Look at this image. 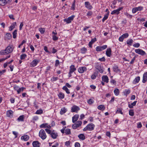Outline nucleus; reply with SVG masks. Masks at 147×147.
<instances>
[{"label": "nucleus", "instance_id": "nucleus-34", "mask_svg": "<svg viewBox=\"0 0 147 147\" xmlns=\"http://www.w3.org/2000/svg\"><path fill=\"white\" fill-rule=\"evenodd\" d=\"M58 96L59 98L61 99H63L64 98L65 95L63 93L60 92L58 94Z\"/></svg>", "mask_w": 147, "mask_h": 147}, {"label": "nucleus", "instance_id": "nucleus-55", "mask_svg": "<svg viewBox=\"0 0 147 147\" xmlns=\"http://www.w3.org/2000/svg\"><path fill=\"white\" fill-rule=\"evenodd\" d=\"M133 46L135 47L138 48L140 46V44L139 43H136L134 44L133 45Z\"/></svg>", "mask_w": 147, "mask_h": 147}, {"label": "nucleus", "instance_id": "nucleus-43", "mask_svg": "<svg viewBox=\"0 0 147 147\" xmlns=\"http://www.w3.org/2000/svg\"><path fill=\"white\" fill-rule=\"evenodd\" d=\"M75 0H74V1H73L72 3V4L71 7V9L73 10H74L75 9Z\"/></svg>", "mask_w": 147, "mask_h": 147}, {"label": "nucleus", "instance_id": "nucleus-41", "mask_svg": "<svg viewBox=\"0 0 147 147\" xmlns=\"http://www.w3.org/2000/svg\"><path fill=\"white\" fill-rule=\"evenodd\" d=\"M39 30L41 34H44L45 31V29L44 28H39Z\"/></svg>", "mask_w": 147, "mask_h": 147}, {"label": "nucleus", "instance_id": "nucleus-63", "mask_svg": "<svg viewBox=\"0 0 147 147\" xmlns=\"http://www.w3.org/2000/svg\"><path fill=\"white\" fill-rule=\"evenodd\" d=\"M75 147H80V144L78 142H76L75 144Z\"/></svg>", "mask_w": 147, "mask_h": 147}, {"label": "nucleus", "instance_id": "nucleus-23", "mask_svg": "<svg viewBox=\"0 0 147 147\" xmlns=\"http://www.w3.org/2000/svg\"><path fill=\"white\" fill-rule=\"evenodd\" d=\"M102 81L107 83L109 82V78L108 76L106 75L103 76L102 77Z\"/></svg>", "mask_w": 147, "mask_h": 147}, {"label": "nucleus", "instance_id": "nucleus-10", "mask_svg": "<svg viewBox=\"0 0 147 147\" xmlns=\"http://www.w3.org/2000/svg\"><path fill=\"white\" fill-rule=\"evenodd\" d=\"M95 67L98 70L100 73H102L103 72V70L102 67H101L100 64L97 63L96 64Z\"/></svg>", "mask_w": 147, "mask_h": 147}, {"label": "nucleus", "instance_id": "nucleus-31", "mask_svg": "<svg viewBox=\"0 0 147 147\" xmlns=\"http://www.w3.org/2000/svg\"><path fill=\"white\" fill-rule=\"evenodd\" d=\"M133 40L131 39H128L127 41V44L129 46H131L133 42Z\"/></svg>", "mask_w": 147, "mask_h": 147}, {"label": "nucleus", "instance_id": "nucleus-50", "mask_svg": "<svg viewBox=\"0 0 147 147\" xmlns=\"http://www.w3.org/2000/svg\"><path fill=\"white\" fill-rule=\"evenodd\" d=\"M129 115L131 116H133L134 115V111L133 110H130L129 112Z\"/></svg>", "mask_w": 147, "mask_h": 147}, {"label": "nucleus", "instance_id": "nucleus-1", "mask_svg": "<svg viewBox=\"0 0 147 147\" xmlns=\"http://www.w3.org/2000/svg\"><path fill=\"white\" fill-rule=\"evenodd\" d=\"M13 49V47L12 45L7 47L5 50H2L0 52V55H7L11 53Z\"/></svg>", "mask_w": 147, "mask_h": 147}, {"label": "nucleus", "instance_id": "nucleus-21", "mask_svg": "<svg viewBox=\"0 0 147 147\" xmlns=\"http://www.w3.org/2000/svg\"><path fill=\"white\" fill-rule=\"evenodd\" d=\"M96 41V38L92 39L91 41H90L88 44V46L89 47H92V44Z\"/></svg>", "mask_w": 147, "mask_h": 147}, {"label": "nucleus", "instance_id": "nucleus-61", "mask_svg": "<svg viewBox=\"0 0 147 147\" xmlns=\"http://www.w3.org/2000/svg\"><path fill=\"white\" fill-rule=\"evenodd\" d=\"M135 58H136L135 57H133V58L131 60V61L130 62V64H132L134 63V61L135 60Z\"/></svg>", "mask_w": 147, "mask_h": 147}, {"label": "nucleus", "instance_id": "nucleus-28", "mask_svg": "<svg viewBox=\"0 0 147 147\" xmlns=\"http://www.w3.org/2000/svg\"><path fill=\"white\" fill-rule=\"evenodd\" d=\"M24 116L22 115L20 116L18 118L17 120L18 121H24Z\"/></svg>", "mask_w": 147, "mask_h": 147}, {"label": "nucleus", "instance_id": "nucleus-53", "mask_svg": "<svg viewBox=\"0 0 147 147\" xmlns=\"http://www.w3.org/2000/svg\"><path fill=\"white\" fill-rule=\"evenodd\" d=\"M46 131L49 134H50L51 135V131L48 129H45Z\"/></svg>", "mask_w": 147, "mask_h": 147}, {"label": "nucleus", "instance_id": "nucleus-37", "mask_svg": "<svg viewBox=\"0 0 147 147\" xmlns=\"http://www.w3.org/2000/svg\"><path fill=\"white\" fill-rule=\"evenodd\" d=\"M109 15V12H108L105 15L103 18L102 21L103 22H104L108 18Z\"/></svg>", "mask_w": 147, "mask_h": 147}, {"label": "nucleus", "instance_id": "nucleus-62", "mask_svg": "<svg viewBox=\"0 0 147 147\" xmlns=\"http://www.w3.org/2000/svg\"><path fill=\"white\" fill-rule=\"evenodd\" d=\"M24 24H23V22H21L20 24V28L19 30H21L22 29V28Z\"/></svg>", "mask_w": 147, "mask_h": 147}, {"label": "nucleus", "instance_id": "nucleus-11", "mask_svg": "<svg viewBox=\"0 0 147 147\" xmlns=\"http://www.w3.org/2000/svg\"><path fill=\"white\" fill-rule=\"evenodd\" d=\"M80 109L79 107L77 106L74 105L71 108V111L72 112H78Z\"/></svg>", "mask_w": 147, "mask_h": 147}, {"label": "nucleus", "instance_id": "nucleus-25", "mask_svg": "<svg viewBox=\"0 0 147 147\" xmlns=\"http://www.w3.org/2000/svg\"><path fill=\"white\" fill-rule=\"evenodd\" d=\"M78 137L79 139L82 140H85V136L84 135L82 134H80L78 136Z\"/></svg>", "mask_w": 147, "mask_h": 147}, {"label": "nucleus", "instance_id": "nucleus-27", "mask_svg": "<svg viewBox=\"0 0 147 147\" xmlns=\"http://www.w3.org/2000/svg\"><path fill=\"white\" fill-rule=\"evenodd\" d=\"M11 35L9 33H7L5 36V40H9L11 38Z\"/></svg>", "mask_w": 147, "mask_h": 147}, {"label": "nucleus", "instance_id": "nucleus-22", "mask_svg": "<svg viewBox=\"0 0 147 147\" xmlns=\"http://www.w3.org/2000/svg\"><path fill=\"white\" fill-rule=\"evenodd\" d=\"M147 81V72L145 73L143 77L142 82L143 83H145Z\"/></svg>", "mask_w": 147, "mask_h": 147}, {"label": "nucleus", "instance_id": "nucleus-30", "mask_svg": "<svg viewBox=\"0 0 147 147\" xmlns=\"http://www.w3.org/2000/svg\"><path fill=\"white\" fill-rule=\"evenodd\" d=\"M137 102V101H135L132 103H131L130 104H129L128 107L130 108H132L134 106L136 105Z\"/></svg>", "mask_w": 147, "mask_h": 147}, {"label": "nucleus", "instance_id": "nucleus-17", "mask_svg": "<svg viewBox=\"0 0 147 147\" xmlns=\"http://www.w3.org/2000/svg\"><path fill=\"white\" fill-rule=\"evenodd\" d=\"M21 139L22 140L25 141H27L29 139V137L27 135H24L21 137Z\"/></svg>", "mask_w": 147, "mask_h": 147}, {"label": "nucleus", "instance_id": "nucleus-60", "mask_svg": "<svg viewBox=\"0 0 147 147\" xmlns=\"http://www.w3.org/2000/svg\"><path fill=\"white\" fill-rule=\"evenodd\" d=\"M93 102V100H92L91 99H89L88 101V103L89 104H92Z\"/></svg>", "mask_w": 147, "mask_h": 147}, {"label": "nucleus", "instance_id": "nucleus-24", "mask_svg": "<svg viewBox=\"0 0 147 147\" xmlns=\"http://www.w3.org/2000/svg\"><path fill=\"white\" fill-rule=\"evenodd\" d=\"M140 80V77L139 76H137L134 80L133 83L134 84H136L138 83Z\"/></svg>", "mask_w": 147, "mask_h": 147}, {"label": "nucleus", "instance_id": "nucleus-32", "mask_svg": "<svg viewBox=\"0 0 147 147\" xmlns=\"http://www.w3.org/2000/svg\"><path fill=\"white\" fill-rule=\"evenodd\" d=\"M67 111V110L66 108L64 107L61 109L60 111V114L61 115H63Z\"/></svg>", "mask_w": 147, "mask_h": 147}, {"label": "nucleus", "instance_id": "nucleus-29", "mask_svg": "<svg viewBox=\"0 0 147 147\" xmlns=\"http://www.w3.org/2000/svg\"><path fill=\"white\" fill-rule=\"evenodd\" d=\"M16 25V23L14 22L9 27V30L10 31L12 30L14 28H15V26Z\"/></svg>", "mask_w": 147, "mask_h": 147}, {"label": "nucleus", "instance_id": "nucleus-38", "mask_svg": "<svg viewBox=\"0 0 147 147\" xmlns=\"http://www.w3.org/2000/svg\"><path fill=\"white\" fill-rule=\"evenodd\" d=\"M62 89L65 90L67 94H69L70 93L69 90L66 86H63Z\"/></svg>", "mask_w": 147, "mask_h": 147}, {"label": "nucleus", "instance_id": "nucleus-42", "mask_svg": "<svg viewBox=\"0 0 147 147\" xmlns=\"http://www.w3.org/2000/svg\"><path fill=\"white\" fill-rule=\"evenodd\" d=\"M5 0H0V5L1 6H4L6 4V3Z\"/></svg>", "mask_w": 147, "mask_h": 147}, {"label": "nucleus", "instance_id": "nucleus-58", "mask_svg": "<svg viewBox=\"0 0 147 147\" xmlns=\"http://www.w3.org/2000/svg\"><path fill=\"white\" fill-rule=\"evenodd\" d=\"M12 133L15 136V138H17L18 136V133L15 131H13Z\"/></svg>", "mask_w": 147, "mask_h": 147}, {"label": "nucleus", "instance_id": "nucleus-18", "mask_svg": "<svg viewBox=\"0 0 147 147\" xmlns=\"http://www.w3.org/2000/svg\"><path fill=\"white\" fill-rule=\"evenodd\" d=\"M13 115V112L11 110L7 111L6 112V115L7 117H11Z\"/></svg>", "mask_w": 147, "mask_h": 147}, {"label": "nucleus", "instance_id": "nucleus-20", "mask_svg": "<svg viewBox=\"0 0 147 147\" xmlns=\"http://www.w3.org/2000/svg\"><path fill=\"white\" fill-rule=\"evenodd\" d=\"M40 143L38 141H34L32 142V145L34 147H39Z\"/></svg>", "mask_w": 147, "mask_h": 147}, {"label": "nucleus", "instance_id": "nucleus-7", "mask_svg": "<svg viewBox=\"0 0 147 147\" xmlns=\"http://www.w3.org/2000/svg\"><path fill=\"white\" fill-rule=\"evenodd\" d=\"M123 8V7H119L117 9L114 10L112 11L111 13V14L112 15H118L120 13V11L122 10Z\"/></svg>", "mask_w": 147, "mask_h": 147}, {"label": "nucleus", "instance_id": "nucleus-40", "mask_svg": "<svg viewBox=\"0 0 147 147\" xmlns=\"http://www.w3.org/2000/svg\"><path fill=\"white\" fill-rule=\"evenodd\" d=\"M65 133L67 135H69L71 134V131L70 129L67 128L65 129Z\"/></svg>", "mask_w": 147, "mask_h": 147}, {"label": "nucleus", "instance_id": "nucleus-59", "mask_svg": "<svg viewBox=\"0 0 147 147\" xmlns=\"http://www.w3.org/2000/svg\"><path fill=\"white\" fill-rule=\"evenodd\" d=\"M100 47H101V49H102V51L103 50L106 49L107 48V45H104L102 46H100Z\"/></svg>", "mask_w": 147, "mask_h": 147}, {"label": "nucleus", "instance_id": "nucleus-57", "mask_svg": "<svg viewBox=\"0 0 147 147\" xmlns=\"http://www.w3.org/2000/svg\"><path fill=\"white\" fill-rule=\"evenodd\" d=\"M38 116H36L33 117L32 118V120L34 121H36L38 120Z\"/></svg>", "mask_w": 147, "mask_h": 147}, {"label": "nucleus", "instance_id": "nucleus-49", "mask_svg": "<svg viewBox=\"0 0 147 147\" xmlns=\"http://www.w3.org/2000/svg\"><path fill=\"white\" fill-rule=\"evenodd\" d=\"M25 88L24 87H22L21 88H19L18 90L17 91L18 94H20L21 91H23Z\"/></svg>", "mask_w": 147, "mask_h": 147}, {"label": "nucleus", "instance_id": "nucleus-33", "mask_svg": "<svg viewBox=\"0 0 147 147\" xmlns=\"http://www.w3.org/2000/svg\"><path fill=\"white\" fill-rule=\"evenodd\" d=\"M97 108L101 111H103L105 109V107L103 105H100L98 106Z\"/></svg>", "mask_w": 147, "mask_h": 147}, {"label": "nucleus", "instance_id": "nucleus-16", "mask_svg": "<svg viewBox=\"0 0 147 147\" xmlns=\"http://www.w3.org/2000/svg\"><path fill=\"white\" fill-rule=\"evenodd\" d=\"M113 70L114 72H120V69H119L118 66L115 65H114L113 67Z\"/></svg>", "mask_w": 147, "mask_h": 147}, {"label": "nucleus", "instance_id": "nucleus-19", "mask_svg": "<svg viewBox=\"0 0 147 147\" xmlns=\"http://www.w3.org/2000/svg\"><path fill=\"white\" fill-rule=\"evenodd\" d=\"M79 115H74L72 118V121L73 123H75L78 119L79 117Z\"/></svg>", "mask_w": 147, "mask_h": 147}, {"label": "nucleus", "instance_id": "nucleus-13", "mask_svg": "<svg viewBox=\"0 0 147 147\" xmlns=\"http://www.w3.org/2000/svg\"><path fill=\"white\" fill-rule=\"evenodd\" d=\"M87 70V68L85 67H80L78 69V72L80 74H82Z\"/></svg>", "mask_w": 147, "mask_h": 147}, {"label": "nucleus", "instance_id": "nucleus-39", "mask_svg": "<svg viewBox=\"0 0 147 147\" xmlns=\"http://www.w3.org/2000/svg\"><path fill=\"white\" fill-rule=\"evenodd\" d=\"M47 123H43L40 125V128H47Z\"/></svg>", "mask_w": 147, "mask_h": 147}, {"label": "nucleus", "instance_id": "nucleus-14", "mask_svg": "<svg viewBox=\"0 0 147 147\" xmlns=\"http://www.w3.org/2000/svg\"><path fill=\"white\" fill-rule=\"evenodd\" d=\"M39 61L38 60L34 59L31 63L30 66L31 67H34L35 66L39 63Z\"/></svg>", "mask_w": 147, "mask_h": 147}, {"label": "nucleus", "instance_id": "nucleus-8", "mask_svg": "<svg viewBox=\"0 0 147 147\" xmlns=\"http://www.w3.org/2000/svg\"><path fill=\"white\" fill-rule=\"evenodd\" d=\"M135 51L136 53L142 55H144L146 54V53L144 51L140 49H136L135 50Z\"/></svg>", "mask_w": 147, "mask_h": 147}, {"label": "nucleus", "instance_id": "nucleus-44", "mask_svg": "<svg viewBox=\"0 0 147 147\" xmlns=\"http://www.w3.org/2000/svg\"><path fill=\"white\" fill-rule=\"evenodd\" d=\"M27 57L26 54H23L20 55V58L21 60L24 59Z\"/></svg>", "mask_w": 147, "mask_h": 147}, {"label": "nucleus", "instance_id": "nucleus-12", "mask_svg": "<svg viewBox=\"0 0 147 147\" xmlns=\"http://www.w3.org/2000/svg\"><path fill=\"white\" fill-rule=\"evenodd\" d=\"M84 5L85 7L88 10H91L93 8L92 6L89 1L85 2Z\"/></svg>", "mask_w": 147, "mask_h": 147}, {"label": "nucleus", "instance_id": "nucleus-26", "mask_svg": "<svg viewBox=\"0 0 147 147\" xmlns=\"http://www.w3.org/2000/svg\"><path fill=\"white\" fill-rule=\"evenodd\" d=\"M51 137L53 139H56L57 136V133L53 131L51 134Z\"/></svg>", "mask_w": 147, "mask_h": 147}, {"label": "nucleus", "instance_id": "nucleus-3", "mask_svg": "<svg viewBox=\"0 0 147 147\" xmlns=\"http://www.w3.org/2000/svg\"><path fill=\"white\" fill-rule=\"evenodd\" d=\"M39 136L42 140H44L46 138L47 135L44 129H41L40 130L39 133Z\"/></svg>", "mask_w": 147, "mask_h": 147}, {"label": "nucleus", "instance_id": "nucleus-45", "mask_svg": "<svg viewBox=\"0 0 147 147\" xmlns=\"http://www.w3.org/2000/svg\"><path fill=\"white\" fill-rule=\"evenodd\" d=\"M17 31V30H15L13 32V38H16V37Z\"/></svg>", "mask_w": 147, "mask_h": 147}, {"label": "nucleus", "instance_id": "nucleus-52", "mask_svg": "<svg viewBox=\"0 0 147 147\" xmlns=\"http://www.w3.org/2000/svg\"><path fill=\"white\" fill-rule=\"evenodd\" d=\"M53 39V40L56 41L58 40V38L55 35H52Z\"/></svg>", "mask_w": 147, "mask_h": 147}, {"label": "nucleus", "instance_id": "nucleus-35", "mask_svg": "<svg viewBox=\"0 0 147 147\" xmlns=\"http://www.w3.org/2000/svg\"><path fill=\"white\" fill-rule=\"evenodd\" d=\"M114 92L116 96H118L119 94V90L118 89L116 88L114 90Z\"/></svg>", "mask_w": 147, "mask_h": 147}, {"label": "nucleus", "instance_id": "nucleus-48", "mask_svg": "<svg viewBox=\"0 0 147 147\" xmlns=\"http://www.w3.org/2000/svg\"><path fill=\"white\" fill-rule=\"evenodd\" d=\"M96 51H102V49H101V47L100 46H98L96 47Z\"/></svg>", "mask_w": 147, "mask_h": 147}, {"label": "nucleus", "instance_id": "nucleus-64", "mask_svg": "<svg viewBox=\"0 0 147 147\" xmlns=\"http://www.w3.org/2000/svg\"><path fill=\"white\" fill-rule=\"evenodd\" d=\"M124 38L122 37V36H120L119 38V40L120 42H122L123 41Z\"/></svg>", "mask_w": 147, "mask_h": 147}, {"label": "nucleus", "instance_id": "nucleus-5", "mask_svg": "<svg viewBox=\"0 0 147 147\" xmlns=\"http://www.w3.org/2000/svg\"><path fill=\"white\" fill-rule=\"evenodd\" d=\"M82 121H78L76 123L73 124L72 126V128L73 129H76L77 128L80 126L82 124Z\"/></svg>", "mask_w": 147, "mask_h": 147}, {"label": "nucleus", "instance_id": "nucleus-51", "mask_svg": "<svg viewBox=\"0 0 147 147\" xmlns=\"http://www.w3.org/2000/svg\"><path fill=\"white\" fill-rule=\"evenodd\" d=\"M122 36L124 38H125L128 37L129 36V34L128 33H126L123 34Z\"/></svg>", "mask_w": 147, "mask_h": 147}, {"label": "nucleus", "instance_id": "nucleus-46", "mask_svg": "<svg viewBox=\"0 0 147 147\" xmlns=\"http://www.w3.org/2000/svg\"><path fill=\"white\" fill-rule=\"evenodd\" d=\"M43 113V111L42 109L38 110L35 113L36 114H41Z\"/></svg>", "mask_w": 147, "mask_h": 147}, {"label": "nucleus", "instance_id": "nucleus-9", "mask_svg": "<svg viewBox=\"0 0 147 147\" xmlns=\"http://www.w3.org/2000/svg\"><path fill=\"white\" fill-rule=\"evenodd\" d=\"M75 17L74 15H72L71 16L69 17L68 18L64 19V21L66 22L67 24H69L72 21L74 18Z\"/></svg>", "mask_w": 147, "mask_h": 147}, {"label": "nucleus", "instance_id": "nucleus-56", "mask_svg": "<svg viewBox=\"0 0 147 147\" xmlns=\"http://www.w3.org/2000/svg\"><path fill=\"white\" fill-rule=\"evenodd\" d=\"M60 62L58 60H56L55 61V66L57 67L59 64Z\"/></svg>", "mask_w": 147, "mask_h": 147}, {"label": "nucleus", "instance_id": "nucleus-47", "mask_svg": "<svg viewBox=\"0 0 147 147\" xmlns=\"http://www.w3.org/2000/svg\"><path fill=\"white\" fill-rule=\"evenodd\" d=\"M116 113H120L122 115L123 114V113L122 112V109L121 108H119L118 110H117Z\"/></svg>", "mask_w": 147, "mask_h": 147}, {"label": "nucleus", "instance_id": "nucleus-6", "mask_svg": "<svg viewBox=\"0 0 147 147\" xmlns=\"http://www.w3.org/2000/svg\"><path fill=\"white\" fill-rule=\"evenodd\" d=\"M143 9V7L142 6H139L137 7L133 8L132 10V12L133 13H135L137 11H142Z\"/></svg>", "mask_w": 147, "mask_h": 147}, {"label": "nucleus", "instance_id": "nucleus-4", "mask_svg": "<svg viewBox=\"0 0 147 147\" xmlns=\"http://www.w3.org/2000/svg\"><path fill=\"white\" fill-rule=\"evenodd\" d=\"M76 70V68L75 67L74 65H71L70 66V69L68 73V77L70 78L72 76L71 74Z\"/></svg>", "mask_w": 147, "mask_h": 147}, {"label": "nucleus", "instance_id": "nucleus-2", "mask_svg": "<svg viewBox=\"0 0 147 147\" xmlns=\"http://www.w3.org/2000/svg\"><path fill=\"white\" fill-rule=\"evenodd\" d=\"M95 125L93 123H90L88 124L86 127L83 129V131L87 130L92 131L94 129Z\"/></svg>", "mask_w": 147, "mask_h": 147}, {"label": "nucleus", "instance_id": "nucleus-36", "mask_svg": "<svg viewBox=\"0 0 147 147\" xmlns=\"http://www.w3.org/2000/svg\"><path fill=\"white\" fill-rule=\"evenodd\" d=\"M87 50L85 47H83L81 48L80 50L81 53L82 54H84L86 52Z\"/></svg>", "mask_w": 147, "mask_h": 147}, {"label": "nucleus", "instance_id": "nucleus-54", "mask_svg": "<svg viewBox=\"0 0 147 147\" xmlns=\"http://www.w3.org/2000/svg\"><path fill=\"white\" fill-rule=\"evenodd\" d=\"M98 60L102 62H104L105 61L106 59L104 57H102L101 58H100L98 59Z\"/></svg>", "mask_w": 147, "mask_h": 147}, {"label": "nucleus", "instance_id": "nucleus-15", "mask_svg": "<svg viewBox=\"0 0 147 147\" xmlns=\"http://www.w3.org/2000/svg\"><path fill=\"white\" fill-rule=\"evenodd\" d=\"M112 51L110 48H108L106 51V54L107 57H110L111 55Z\"/></svg>", "mask_w": 147, "mask_h": 147}]
</instances>
